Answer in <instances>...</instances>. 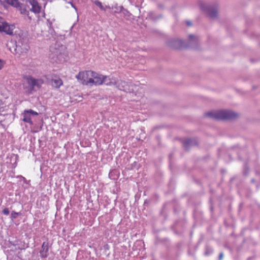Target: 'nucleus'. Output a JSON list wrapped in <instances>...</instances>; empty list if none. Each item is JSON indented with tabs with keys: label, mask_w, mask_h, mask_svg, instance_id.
<instances>
[{
	"label": "nucleus",
	"mask_w": 260,
	"mask_h": 260,
	"mask_svg": "<svg viewBox=\"0 0 260 260\" xmlns=\"http://www.w3.org/2000/svg\"><path fill=\"white\" fill-rule=\"evenodd\" d=\"M186 47H190L194 49H199L200 47V39L198 36L194 34H189L186 42H185Z\"/></svg>",
	"instance_id": "6"
},
{
	"label": "nucleus",
	"mask_w": 260,
	"mask_h": 260,
	"mask_svg": "<svg viewBox=\"0 0 260 260\" xmlns=\"http://www.w3.org/2000/svg\"><path fill=\"white\" fill-rule=\"evenodd\" d=\"M15 26L13 24H9L5 21L2 18L0 17V31L4 32L8 35H12Z\"/></svg>",
	"instance_id": "7"
},
{
	"label": "nucleus",
	"mask_w": 260,
	"mask_h": 260,
	"mask_svg": "<svg viewBox=\"0 0 260 260\" xmlns=\"http://www.w3.org/2000/svg\"><path fill=\"white\" fill-rule=\"evenodd\" d=\"M131 3L137 5L141 3L142 0H128Z\"/></svg>",
	"instance_id": "16"
},
{
	"label": "nucleus",
	"mask_w": 260,
	"mask_h": 260,
	"mask_svg": "<svg viewBox=\"0 0 260 260\" xmlns=\"http://www.w3.org/2000/svg\"><path fill=\"white\" fill-rule=\"evenodd\" d=\"M205 116L215 120H233L239 117V114L230 110H219L207 112Z\"/></svg>",
	"instance_id": "2"
},
{
	"label": "nucleus",
	"mask_w": 260,
	"mask_h": 260,
	"mask_svg": "<svg viewBox=\"0 0 260 260\" xmlns=\"http://www.w3.org/2000/svg\"><path fill=\"white\" fill-rule=\"evenodd\" d=\"M91 85H101L105 83L108 86H115L119 90L132 94L133 100L138 101L144 95V90L140 86L128 83L115 78H108L107 76L93 71Z\"/></svg>",
	"instance_id": "1"
},
{
	"label": "nucleus",
	"mask_w": 260,
	"mask_h": 260,
	"mask_svg": "<svg viewBox=\"0 0 260 260\" xmlns=\"http://www.w3.org/2000/svg\"><path fill=\"white\" fill-rule=\"evenodd\" d=\"M19 11L21 14L28 16L29 14V11L26 6L22 5L19 7Z\"/></svg>",
	"instance_id": "14"
},
{
	"label": "nucleus",
	"mask_w": 260,
	"mask_h": 260,
	"mask_svg": "<svg viewBox=\"0 0 260 260\" xmlns=\"http://www.w3.org/2000/svg\"><path fill=\"white\" fill-rule=\"evenodd\" d=\"M27 83L32 87L34 88L35 86H39L40 84V81L36 80L32 77H29L27 79Z\"/></svg>",
	"instance_id": "13"
},
{
	"label": "nucleus",
	"mask_w": 260,
	"mask_h": 260,
	"mask_svg": "<svg viewBox=\"0 0 260 260\" xmlns=\"http://www.w3.org/2000/svg\"><path fill=\"white\" fill-rule=\"evenodd\" d=\"M5 64V61L4 60L0 59V70L3 68Z\"/></svg>",
	"instance_id": "18"
},
{
	"label": "nucleus",
	"mask_w": 260,
	"mask_h": 260,
	"mask_svg": "<svg viewBox=\"0 0 260 260\" xmlns=\"http://www.w3.org/2000/svg\"><path fill=\"white\" fill-rule=\"evenodd\" d=\"M198 144V141L196 139H187L183 142L184 146L186 149H187L190 146L197 145Z\"/></svg>",
	"instance_id": "11"
},
{
	"label": "nucleus",
	"mask_w": 260,
	"mask_h": 260,
	"mask_svg": "<svg viewBox=\"0 0 260 260\" xmlns=\"http://www.w3.org/2000/svg\"><path fill=\"white\" fill-rule=\"evenodd\" d=\"M51 84L53 87L58 88L63 84V82L60 78L55 76L51 80Z\"/></svg>",
	"instance_id": "10"
},
{
	"label": "nucleus",
	"mask_w": 260,
	"mask_h": 260,
	"mask_svg": "<svg viewBox=\"0 0 260 260\" xmlns=\"http://www.w3.org/2000/svg\"><path fill=\"white\" fill-rule=\"evenodd\" d=\"M26 2L28 3L31 8L30 11L35 13H39L41 12V7L36 0H26Z\"/></svg>",
	"instance_id": "9"
},
{
	"label": "nucleus",
	"mask_w": 260,
	"mask_h": 260,
	"mask_svg": "<svg viewBox=\"0 0 260 260\" xmlns=\"http://www.w3.org/2000/svg\"><path fill=\"white\" fill-rule=\"evenodd\" d=\"M3 212L5 215H8L9 214V211L7 208L4 209Z\"/></svg>",
	"instance_id": "19"
},
{
	"label": "nucleus",
	"mask_w": 260,
	"mask_h": 260,
	"mask_svg": "<svg viewBox=\"0 0 260 260\" xmlns=\"http://www.w3.org/2000/svg\"><path fill=\"white\" fill-rule=\"evenodd\" d=\"M38 113L32 110H28L24 111L22 116V120L25 122H27L30 124H32V121L31 120L32 117L34 116H37Z\"/></svg>",
	"instance_id": "8"
},
{
	"label": "nucleus",
	"mask_w": 260,
	"mask_h": 260,
	"mask_svg": "<svg viewBox=\"0 0 260 260\" xmlns=\"http://www.w3.org/2000/svg\"><path fill=\"white\" fill-rule=\"evenodd\" d=\"M185 23L187 24V25L188 26H191L192 25V23L191 21H185Z\"/></svg>",
	"instance_id": "20"
},
{
	"label": "nucleus",
	"mask_w": 260,
	"mask_h": 260,
	"mask_svg": "<svg viewBox=\"0 0 260 260\" xmlns=\"http://www.w3.org/2000/svg\"><path fill=\"white\" fill-rule=\"evenodd\" d=\"M198 5L200 10L206 13L208 16L212 20H215L218 18V11L219 9V5L217 3L214 4H208L202 1H199Z\"/></svg>",
	"instance_id": "3"
},
{
	"label": "nucleus",
	"mask_w": 260,
	"mask_h": 260,
	"mask_svg": "<svg viewBox=\"0 0 260 260\" xmlns=\"http://www.w3.org/2000/svg\"><path fill=\"white\" fill-rule=\"evenodd\" d=\"M11 5L14 7H17L18 6V3L17 0H12Z\"/></svg>",
	"instance_id": "17"
},
{
	"label": "nucleus",
	"mask_w": 260,
	"mask_h": 260,
	"mask_svg": "<svg viewBox=\"0 0 260 260\" xmlns=\"http://www.w3.org/2000/svg\"><path fill=\"white\" fill-rule=\"evenodd\" d=\"M48 247L47 244L44 242L42 245L40 250V256L42 258H46L48 256Z\"/></svg>",
	"instance_id": "12"
},
{
	"label": "nucleus",
	"mask_w": 260,
	"mask_h": 260,
	"mask_svg": "<svg viewBox=\"0 0 260 260\" xmlns=\"http://www.w3.org/2000/svg\"><path fill=\"white\" fill-rule=\"evenodd\" d=\"M94 3L95 5L98 6L102 10L106 11V9L110 8V7L108 6H103L102 3L100 2L95 1Z\"/></svg>",
	"instance_id": "15"
},
{
	"label": "nucleus",
	"mask_w": 260,
	"mask_h": 260,
	"mask_svg": "<svg viewBox=\"0 0 260 260\" xmlns=\"http://www.w3.org/2000/svg\"><path fill=\"white\" fill-rule=\"evenodd\" d=\"M223 254L222 253H220L219 254V260H221L222 259V258L223 257Z\"/></svg>",
	"instance_id": "21"
},
{
	"label": "nucleus",
	"mask_w": 260,
	"mask_h": 260,
	"mask_svg": "<svg viewBox=\"0 0 260 260\" xmlns=\"http://www.w3.org/2000/svg\"><path fill=\"white\" fill-rule=\"evenodd\" d=\"M167 45L174 49H180L186 47V44L182 39L178 38H171L166 43Z\"/></svg>",
	"instance_id": "5"
},
{
	"label": "nucleus",
	"mask_w": 260,
	"mask_h": 260,
	"mask_svg": "<svg viewBox=\"0 0 260 260\" xmlns=\"http://www.w3.org/2000/svg\"><path fill=\"white\" fill-rule=\"evenodd\" d=\"M92 74L93 71L90 70L81 71L76 76V78L81 84L90 86Z\"/></svg>",
	"instance_id": "4"
},
{
	"label": "nucleus",
	"mask_w": 260,
	"mask_h": 260,
	"mask_svg": "<svg viewBox=\"0 0 260 260\" xmlns=\"http://www.w3.org/2000/svg\"><path fill=\"white\" fill-rule=\"evenodd\" d=\"M3 0H0V1H2Z\"/></svg>",
	"instance_id": "22"
}]
</instances>
